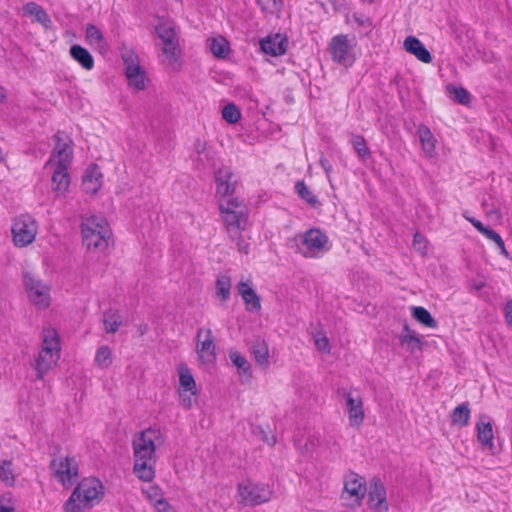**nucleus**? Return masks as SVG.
<instances>
[{"mask_svg": "<svg viewBox=\"0 0 512 512\" xmlns=\"http://www.w3.org/2000/svg\"><path fill=\"white\" fill-rule=\"evenodd\" d=\"M162 435L159 430L148 428L132 441L135 475L144 482L155 477L156 444H160Z\"/></svg>", "mask_w": 512, "mask_h": 512, "instance_id": "f257e3e1", "label": "nucleus"}, {"mask_svg": "<svg viewBox=\"0 0 512 512\" xmlns=\"http://www.w3.org/2000/svg\"><path fill=\"white\" fill-rule=\"evenodd\" d=\"M105 494L102 482L94 477L82 479L64 504L65 512L90 509L99 504Z\"/></svg>", "mask_w": 512, "mask_h": 512, "instance_id": "f03ea898", "label": "nucleus"}, {"mask_svg": "<svg viewBox=\"0 0 512 512\" xmlns=\"http://www.w3.org/2000/svg\"><path fill=\"white\" fill-rule=\"evenodd\" d=\"M81 233L86 248L98 251H103L108 247L112 236L106 220L95 215L82 219Z\"/></svg>", "mask_w": 512, "mask_h": 512, "instance_id": "7ed1b4c3", "label": "nucleus"}, {"mask_svg": "<svg viewBox=\"0 0 512 512\" xmlns=\"http://www.w3.org/2000/svg\"><path fill=\"white\" fill-rule=\"evenodd\" d=\"M219 211L229 235L242 232L247 222V216L242 204L237 198H229L219 203Z\"/></svg>", "mask_w": 512, "mask_h": 512, "instance_id": "20e7f679", "label": "nucleus"}, {"mask_svg": "<svg viewBox=\"0 0 512 512\" xmlns=\"http://www.w3.org/2000/svg\"><path fill=\"white\" fill-rule=\"evenodd\" d=\"M328 236L318 228L307 230L297 251L306 258H316L329 251Z\"/></svg>", "mask_w": 512, "mask_h": 512, "instance_id": "39448f33", "label": "nucleus"}, {"mask_svg": "<svg viewBox=\"0 0 512 512\" xmlns=\"http://www.w3.org/2000/svg\"><path fill=\"white\" fill-rule=\"evenodd\" d=\"M37 231V222L31 215H19L14 219L11 227L14 245L25 247L31 244L35 240Z\"/></svg>", "mask_w": 512, "mask_h": 512, "instance_id": "423d86ee", "label": "nucleus"}, {"mask_svg": "<svg viewBox=\"0 0 512 512\" xmlns=\"http://www.w3.org/2000/svg\"><path fill=\"white\" fill-rule=\"evenodd\" d=\"M50 468L55 479L65 488H70L79 478V467L74 457L53 458Z\"/></svg>", "mask_w": 512, "mask_h": 512, "instance_id": "0eeeda50", "label": "nucleus"}, {"mask_svg": "<svg viewBox=\"0 0 512 512\" xmlns=\"http://www.w3.org/2000/svg\"><path fill=\"white\" fill-rule=\"evenodd\" d=\"M23 285L29 300L38 308L45 309L50 305V288L31 272L23 273Z\"/></svg>", "mask_w": 512, "mask_h": 512, "instance_id": "6e6552de", "label": "nucleus"}, {"mask_svg": "<svg viewBox=\"0 0 512 512\" xmlns=\"http://www.w3.org/2000/svg\"><path fill=\"white\" fill-rule=\"evenodd\" d=\"M155 32L163 43L162 52L168 58L169 64H175L179 56L178 39L174 27L168 22L161 21L156 25Z\"/></svg>", "mask_w": 512, "mask_h": 512, "instance_id": "1a4fd4ad", "label": "nucleus"}, {"mask_svg": "<svg viewBox=\"0 0 512 512\" xmlns=\"http://www.w3.org/2000/svg\"><path fill=\"white\" fill-rule=\"evenodd\" d=\"M238 493L242 501L251 506L260 505L270 500L272 490L268 485L256 484L250 481L238 485Z\"/></svg>", "mask_w": 512, "mask_h": 512, "instance_id": "9d476101", "label": "nucleus"}, {"mask_svg": "<svg viewBox=\"0 0 512 512\" xmlns=\"http://www.w3.org/2000/svg\"><path fill=\"white\" fill-rule=\"evenodd\" d=\"M342 498H352L357 505H360L367 491V483L364 477L349 471L343 476Z\"/></svg>", "mask_w": 512, "mask_h": 512, "instance_id": "9b49d317", "label": "nucleus"}, {"mask_svg": "<svg viewBox=\"0 0 512 512\" xmlns=\"http://www.w3.org/2000/svg\"><path fill=\"white\" fill-rule=\"evenodd\" d=\"M328 50L332 61L337 64L350 66L354 62L351 51L352 46L347 35L339 34L334 36L329 43Z\"/></svg>", "mask_w": 512, "mask_h": 512, "instance_id": "f8f14e48", "label": "nucleus"}, {"mask_svg": "<svg viewBox=\"0 0 512 512\" xmlns=\"http://www.w3.org/2000/svg\"><path fill=\"white\" fill-rule=\"evenodd\" d=\"M196 352L203 364H211L216 360V344L210 328L197 330Z\"/></svg>", "mask_w": 512, "mask_h": 512, "instance_id": "ddd939ff", "label": "nucleus"}, {"mask_svg": "<svg viewBox=\"0 0 512 512\" xmlns=\"http://www.w3.org/2000/svg\"><path fill=\"white\" fill-rule=\"evenodd\" d=\"M367 505L371 509H376L378 512L388 510V501L386 488L383 481L378 476H373L367 485Z\"/></svg>", "mask_w": 512, "mask_h": 512, "instance_id": "4468645a", "label": "nucleus"}, {"mask_svg": "<svg viewBox=\"0 0 512 512\" xmlns=\"http://www.w3.org/2000/svg\"><path fill=\"white\" fill-rule=\"evenodd\" d=\"M216 194L223 198H234L237 179L230 167H221L215 171Z\"/></svg>", "mask_w": 512, "mask_h": 512, "instance_id": "2eb2a0df", "label": "nucleus"}, {"mask_svg": "<svg viewBox=\"0 0 512 512\" xmlns=\"http://www.w3.org/2000/svg\"><path fill=\"white\" fill-rule=\"evenodd\" d=\"M236 290L248 312L257 313L261 310V297L257 294L250 279H241L236 285Z\"/></svg>", "mask_w": 512, "mask_h": 512, "instance_id": "dca6fc26", "label": "nucleus"}, {"mask_svg": "<svg viewBox=\"0 0 512 512\" xmlns=\"http://www.w3.org/2000/svg\"><path fill=\"white\" fill-rule=\"evenodd\" d=\"M261 50L270 56H281L286 53L288 47V39L286 36L276 34L268 36L260 41Z\"/></svg>", "mask_w": 512, "mask_h": 512, "instance_id": "f3484780", "label": "nucleus"}, {"mask_svg": "<svg viewBox=\"0 0 512 512\" xmlns=\"http://www.w3.org/2000/svg\"><path fill=\"white\" fill-rule=\"evenodd\" d=\"M103 174L97 164H91L86 169L83 179L82 187L86 193L96 194L101 188Z\"/></svg>", "mask_w": 512, "mask_h": 512, "instance_id": "a211bd4d", "label": "nucleus"}, {"mask_svg": "<svg viewBox=\"0 0 512 512\" xmlns=\"http://www.w3.org/2000/svg\"><path fill=\"white\" fill-rule=\"evenodd\" d=\"M487 416H481L480 421L476 424L477 440L483 450L494 453L495 446L493 443V427L491 421H484Z\"/></svg>", "mask_w": 512, "mask_h": 512, "instance_id": "6ab92c4d", "label": "nucleus"}, {"mask_svg": "<svg viewBox=\"0 0 512 512\" xmlns=\"http://www.w3.org/2000/svg\"><path fill=\"white\" fill-rule=\"evenodd\" d=\"M343 395L346 397V405L349 416L350 425H360L364 419V410L361 397H353L351 393L343 390Z\"/></svg>", "mask_w": 512, "mask_h": 512, "instance_id": "aec40b11", "label": "nucleus"}, {"mask_svg": "<svg viewBox=\"0 0 512 512\" xmlns=\"http://www.w3.org/2000/svg\"><path fill=\"white\" fill-rule=\"evenodd\" d=\"M405 50L414 55L418 60L423 63H430L432 61V55L426 49L424 44L415 36H408L404 40Z\"/></svg>", "mask_w": 512, "mask_h": 512, "instance_id": "412c9836", "label": "nucleus"}, {"mask_svg": "<svg viewBox=\"0 0 512 512\" xmlns=\"http://www.w3.org/2000/svg\"><path fill=\"white\" fill-rule=\"evenodd\" d=\"M25 15L34 16L35 21L42 25L45 30L53 27V22L46 10L36 2H28L23 6Z\"/></svg>", "mask_w": 512, "mask_h": 512, "instance_id": "4be33fe9", "label": "nucleus"}, {"mask_svg": "<svg viewBox=\"0 0 512 512\" xmlns=\"http://www.w3.org/2000/svg\"><path fill=\"white\" fill-rule=\"evenodd\" d=\"M60 350V339L57 331L54 329L45 330L42 339L41 351L44 352V354L48 353L50 358L56 357V359H59Z\"/></svg>", "mask_w": 512, "mask_h": 512, "instance_id": "5701e85b", "label": "nucleus"}, {"mask_svg": "<svg viewBox=\"0 0 512 512\" xmlns=\"http://www.w3.org/2000/svg\"><path fill=\"white\" fill-rule=\"evenodd\" d=\"M69 54L85 70H92L94 67V58L92 54L83 46L73 44L69 49Z\"/></svg>", "mask_w": 512, "mask_h": 512, "instance_id": "b1692460", "label": "nucleus"}, {"mask_svg": "<svg viewBox=\"0 0 512 512\" xmlns=\"http://www.w3.org/2000/svg\"><path fill=\"white\" fill-rule=\"evenodd\" d=\"M53 190L57 192H65L68 190L70 185V175L68 173V167L62 163L56 164L55 170L52 175Z\"/></svg>", "mask_w": 512, "mask_h": 512, "instance_id": "393cba45", "label": "nucleus"}, {"mask_svg": "<svg viewBox=\"0 0 512 512\" xmlns=\"http://www.w3.org/2000/svg\"><path fill=\"white\" fill-rule=\"evenodd\" d=\"M177 370L179 374L178 390L183 392L191 391V393H197L196 382L189 367L186 364H180Z\"/></svg>", "mask_w": 512, "mask_h": 512, "instance_id": "a878e982", "label": "nucleus"}, {"mask_svg": "<svg viewBox=\"0 0 512 512\" xmlns=\"http://www.w3.org/2000/svg\"><path fill=\"white\" fill-rule=\"evenodd\" d=\"M56 357L50 358L48 353L40 351L34 362L31 364L33 369L36 371V378L43 379L44 376L52 367V363L56 362Z\"/></svg>", "mask_w": 512, "mask_h": 512, "instance_id": "bb28decb", "label": "nucleus"}, {"mask_svg": "<svg viewBox=\"0 0 512 512\" xmlns=\"http://www.w3.org/2000/svg\"><path fill=\"white\" fill-rule=\"evenodd\" d=\"M417 134L419 136L423 151L429 156L435 154L436 139L430 128L421 124L417 129Z\"/></svg>", "mask_w": 512, "mask_h": 512, "instance_id": "cd10ccee", "label": "nucleus"}, {"mask_svg": "<svg viewBox=\"0 0 512 512\" xmlns=\"http://www.w3.org/2000/svg\"><path fill=\"white\" fill-rule=\"evenodd\" d=\"M399 341L401 345L406 344L411 352L421 350L423 344L417 333L411 330L407 324L404 325L403 333L399 336Z\"/></svg>", "mask_w": 512, "mask_h": 512, "instance_id": "c85d7f7f", "label": "nucleus"}, {"mask_svg": "<svg viewBox=\"0 0 512 512\" xmlns=\"http://www.w3.org/2000/svg\"><path fill=\"white\" fill-rule=\"evenodd\" d=\"M216 296L223 302L230 299L231 278L226 274H221L216 280Z\"/></svg>", "mask_w": 512, "mask_h": 512, "instance_id": "c756f323", "label": "nucleus"}, {"mask_svg": "<svg viewBox=\"0 0 512 512\" xmlns=\"http://www.w3.org/2000/svg\"><path fill=\"white\" fill-rule=\"evenodd\" d=\"M412 316L413 318L428 328H436L437 321L433 318L431 313L422 306H415L412 308Z\"/></svg>", "mask_w": 512, "mask_h": 512, "instance_id": "7c9ffc66", "label": "nucleus"}, {"mask_svg": "<svg viewBox=\"0 0 512 512\" xmlns=\"http://www.w3.org/2000/svg\"><path fill=\"white\" fill-rule=\"evenodd\" d=\"M295 191L298 196L311 207L316 208L320 206L318 198L312 193V191L308 188L303 180H298L295 183Z\"/></svg>", "mask_w": 512, "mask_h": 512, "instance_id": "2f4dec72", "label": "nucleus"}, {"mask_svg": "<svg viewBox=\"0 0 512 512\" xmlns=\"http://www.w3.org/2000/svg\"><path fill=\"white\" fill-rule=\"evenodd\" d=\"M351 145L361 161H366L371 156V151L362 135L352 134Z\"/></svg>", "mask_w": 512, "mask_h": 512, "instance_id": "473e14b6", "label": "nucleus"}, {"mask_svg": "<svg viewBox=\"0 0 512 512\" xmlns=\"http://www.w3.org/2000/svg\"><path fill=\"white\" fill-rule=\"evenodd\" d=\"M470 419V409L468 403H462L455 407L451 415L453 424H458L461 427L468 425Z\"/></svg>", "mask_w": 512, "mask_h": 512, "instance_id": "72a5a7b5", "label": "nucleus"}, {"mask_svg": "<svg viewBox=\"0 0 512 512\" xmlns=\"http://www.w3.org/2000/svg\"><path fill=\"white\" fill-rule=\"evenodd\" d=\"M447 92L451 99L462 105H468L471 101L470 93L462 86H455L449 84L447 86Z\"/></svg>", "mask_w": 512, "mask_h": 512, "instance_id": "f704fd0d", "label": "nucleus"}, {"mask_svg": "<svg viewBox=\"0 0 512 512\" xmlns=\"http://www.w3.org/2000/svg\"><path fill=\"white\" fill-rule=\"evenodd\" d=\"M123 61L125 65L126 78L145 72L144 69L139 65L137 56L133 53L123 56Z\"/></svg>", "mask_w": 512, "mask_h": 512, "instance_id": "c9c22d12", "label": "nucleus"}, {"mask_svg": "<svg viewBox=\"0 0 512 512\" xmlns=\"http://www.w3.org/2000/svg\"><path fill=\"white\" fill-rule=\"evenodd\" d=\"M229 358L231 362L238 368L240 374L251 377V366L243 355L237 351H231L229 353Z\"/></svg>", "mask_w": 512, "mask_h": 512, "instance_id": "e433bc0d", "label": "nucleus"}, {"mask_svg": "<svg viewBox=\"0 0 512 512\" xmlns=\"http://www.w3.org/2000/svg\"><path fill=\"white\" fill-rule=\"evenodd\" d=\"M252 354L254 356V360L260 365L268 364V348L264 341H257L252 345Z\"/></svg>", "mask_w": 512, "mask_h": 512, "instance_id": "4c0bfd02", "label": "nucleus"}, {"mask_svg": "<svg viewBox=\"0 0 512 512\" xmlns=\"http://www.w3.org/2000/svg\"><path fill=\"white\" fill-rule=\"evenodd\" d=\"M210 49L214 56L222 59L225 58L230 52L229 43L223 37L213 39L210 45Z\"/></svg>", "mask_w": 512, "mask_h": 512, "instance_id": "58836bf2", "label": "nucleus"}, {"mask_svg": "<svg viewBox=\"0 0 512 512\" xmlns=\"http://www.w3.org/2000/svg\"><path fill=\"white\" fill-rule=\"evenodd\" d=\"M95 363L101 368H108L112 364V352L108 346H101L97 349Z\"/></svg>", "mask_w": 512, "mask_h": 512, "instance_id": "ea45409f", "label": "nucleus"}, {"mask_svg": "<svg viewBox=\"0 0 512 512\" xmlns=\"http://www.w3.org/2000/svg\"><path fill=\"white\" fill-rule=\"evenodd\" d=\"M222 118L230 124H235L241 118L240 109L234 103H229L222 109Z\"/></svg>", "mask_w": 512, "mask_h": 512, "instance_id": "a19ab883", "label": "nucleus"}, {"mask_svg": "<svg viewBox=\"0 0 512 512\" xmlns=\"http://www.w3.org/2000/svg\"><path fill=\"white\" fill-rule=\"evenodd\" d=\"M103 323L107 333H115L121 325V317L116 313H105Z\"/></svg>", "mask_w": 512, "mask_h": 512, "instance_id": "79ce46f5", "label": "nucleus"}, {"mask_svg": "<svg viewBox=\"0 0 512 512\" xmlns=\"http://www.w3.org/2000/svg\"><path fill=\"white\" fill-rule=\"evenodd\" d=\"M0 479L6 485L11 486L14 484L15 479L12 473V463L10 461H3L0 465Z\"/></svg>", "mask_w": 512, "mask_h": 512, "instance_id": "37998d69", "label": "nucleus"}, {"mask_svg": "<svg viewBox=\"0 0 512 512\" xmlns=\"http://www.w3.org/2000/svg\"><path fill=\"white\" fill-rule=\"evenodd\" d=\"M53 156L57 157L56 164L62 163L64 166L69 167L73 159V150H54Z\"/></svg>", "mask_w": 512, "mask_h": 512, "instance_id": "c03bdc74", "label": "nucleus"}, {"mask_svg": "<svg viewBox=\"0 0 512 512\" xmlns=\"http://www.w3.org/2000/svg\"><path fill=\"white\" fill-rule=\"evenodd\" d=\"M16 506L11 493H6L0 497V512H15Z\"/></svg>", "mask_w": 512, "mask_h": 512, "instance_id": "a18cd8bd", "label": "nucleus"}, {"mask_svg": "<svg viewBox=\"0 0 512 512\" xmlns=\"http://www.w3.org/2000/svg\"><path fill=\"white\" fill-rule=\"evenodd\" d=\"M232 241L235 242L236 247L240 253L248 254L250 244L242 237L241 232L233 233V235H229Z\"/></svg>", "mask_w": 512, "mask_h": 512, "instance_id": "49530a36", "label": "nucleus"}, {"mask_svg": "<svg viewBox=\"0 0 512 512\" xmlns=\"http://www.w3.org/2000/svg\"><path fill=\"white\" fill-rule=\"evenodd\" d=\"M86 37L91 42L100 43L104 40L102 32L93 24H88L86 27Z\"/></svg>", "mask_w": 512, "mask_h": 512, "instance_id": "de8ad7c7", "label": "nucleus"}, {"mask_svg": "<svg viewBox=\"0 0 512 512\" xmlns=\"http://www.w3.org/2000/svg\"><path fill=\"white\" fill-rule=\"evenodd\" d=\"M180 403L185 409H191L193 406V403L195 402V399H193L194 396L197 395V393H191V391H181L178 390Z\"/></svg>", "mask_w": 512, "mask_h": 512, "instance_id": "09e8293b", "label": "nucleus"}, {"mask_svg": "<svg viewBox=\"0 0 512 512\" xmlns=\"http://www.w3.org/2000/svg\"><path fill=\"white\" fill-rule=\"evenodd\" d=\"M261 10L264 12H272L283 4V0H256Z\"/></svg>", "mask_w": 512, "mask_h": 512, "instance_id": "8fccbe9b", "label": "nucleus"}, {"mask_svg": "<svg viewBox=\"0 0 512 512\" xmlns=\"http://www.w3.org/2000/svg\"><path fill=\"white\" fill-rule=\"evenodd\" d=\"M128 84L137 90L145 89V72L127 77Z\"/></svg>", "mask_w": 512, "mask_h": 512, "instance_id": "3c124183", "label": "nucleus"}, {"mask_svg": "<svg viewBox=\"0 0 512 512\" xmlns=\"http://www.w3.org/2000/svg\"><path fill=\"white\" fill-rule=\"evenodd\" d=\"M427 243H428L427 239L422 234H420L419 232H416L414 234L413 246L417 251H419L422 254H425L426 248H427Z\"/></svg>", "mask_w": 512, "mask_h": 512, "instance_id": "603ef678", "label": "nucleus"}, {"mask_svg": "<svg viewBox=\"0 0 512 512\" xmlns=\"http://www.w3.org/2000/svg\"><path fill=\"white\" fill-rule=\"evenodd\" d=\"M55 139L56 145L54 150H72V141L70 139H64L59 132L55 135Z\"/></svg>", "mask_w": 512, "mask_h": 512, "instance_id": "864d4df0", "label": "nucleus"}, {"mask_svg": "<svg viewBox=\"0 0 512 512\" xmlns=\"http://www.w3.org/2000/svg\"><path fill=\"white\" fill-rule=\"evenodd\" d=\"M353 19L357 23L358 26L367 27L371 30L372 20H371V18L367 17L365 14L355 12L353 14Z\"/></svg>", "mask_w": 512, "mask_h": 512, "instance_id": "5fc2aeb1", "label": "nucleus"}, {"mask_svg": "<svg viewBox=\"0 0 512 512\" xmlns=\"http://www.w3.org/2000/svg\"><path fill=\"white\" fill-rule=\"evenodd\" d=\"M315 344L318 350L328 353L330 351V344L328 338L323 335L322 337H318L315 339Z\"/></svg>", "mask_w": 512, "mask_h": 512, "instance_id": "6e6d98bb", "label": "nucleus"}, {"mask_svg": "<svg viewBox=\"0 0 512 512\" xmlns=\"http://www.w3.org/2000/svg\"><path fill=\"white\" fill-rule=\"evenodd\" d=\"M319 164H320L321 168L324 170L327 178L330 180V175L333 170V167H332V164L330 163V161L325 156L322 155L319 159Z\"/></svg>", "mask_w": 512, "mask_h": 512, "instance_id": "4d7b16f0", "label": "nucleus"}, {"mask_svg": "<svg viewBox=\"0 0 512 512\" xmlns=\"http://www.w3.org/2000/svg\"><path fill=\"white\" fill-rule=\"evenodd\" d=\"M463 217L470 222L473 227L480 232L481 234L484 232V230L487 228L481 221L475 219L474 217L468 216L467 214H463Z\"/></svg>", "mask_w": 512, "mask_h": 512, "instance_id": "13d9d810", "label": "nucleus"}, {"mask_svg": "<svg viewBox=\"0 0 512 512\" xmlns=\"http://www.w3.org/2000/svg\"><path fill=\"white\" fill-rule=\"evenodd\" d=\"M504 314L507 324L512 325V299L506 302L504 306Z\"/></svg>", "mask_w": 512, "mask_h": 512, "instance_id": "bf43d9fd", "label": "nucleus"}, {"mask_svg": "<svg viewBox=\"0 0 512 512\" xmlns=\"http://www.w3.org/2000/svg\"><path fill=\"white\" fill-rule=\"evenodd\" d=\"M482 234L486 236L488 239L492 240L494 243L496 241H499L501 238L498 232H496L493 229H490L489 227H487Z\"/></svg>", "mask_w": 512, "mask_h": 512, "instance_id": "052dcab7", "label": "nucleus"}, {"mask_svg": "<svg viewBox=\"0 0 512 512\" xmlns=\"http://www.w3.org/2000/svg\"><path fill=\"white\" fill-rule=\"evenodd\" d=\"M169 507L170 506L168 502L163 498L157 499L155 501V508L157 512H167Z\"/></svg>", "mask_w": 512, "mask_h": 512, "instance_id": "680f3d73", "label": "nucleus"}, {"mask_svg": "<svg viewBox=\"0 0 512 512\" xmlns=\"http://www.w3.org/2000/svg\"><path fill=\"white\" fill-rule=\"evenodd\" d=\"M195 151L200 155L205 151L206 144L200 139H196L194 142Z\"/></svg>", "mask_w": 512, "mask_h": 512, "instance_id": "e2e57ef3", "label": "nucleus"}, {"mask_svg": "<svg viewBox=\"0 0 512 512\" xmlns=\"http://www.w3.org/2000/svg\"><path fill=\"white\" fill-rule=\"evenodd\" d=\"M495 244L497 245L498 248H503V246L505 245L502 237L500 238L499 241H496Z\"/></svg>", "mask_w": 512, "mask_h": 512, "instance_id": "0e129e2a", "label": "nucleus"}, {"mask_svg": "<svg viewBox=\"0 0 512 512\" xmlns=\"http://www.w3.org/2000/svg\"><path fill=\"white\" fill-rule=\"evenodd\" d=\"M499 249H500V251H501V254H503V255H505V256H508V252H507V250H506V248H505V245L503 246V248H499Z\"/></svg>", "mask_w": 512, "mask_h": 512, "instance_id": "69168bd1", "label": "nucleus"}, {"mask_svg": "<svg viewBox=\"0 0 512 512\" xmlns=\"http://www.w3.org/2000/svg\"><path fill=\"white\" fill-rule=\"evenodd\" d=\"M5 98V94L3 92V89L0 87V102Z\"/></svg>", "mask_w": 512, "mask_h": 512, "instance_id": "338daca9", "label": "nucleus"}, {"mask_svg": "<svg viewBox=\"0 0 512 512\" xmlns=\"http://www.w3.org/2000/svg\"><path fill=\"white\" fill-rule=\"evenodd\" d=\"M375 1L376 0H361V2H363V3H370V4L374 3Z\"/></svg>", "mask_w": 512, "mask_h": 512, "instance_id": "774afa93", "label": "nucleus"}]
</instances>
